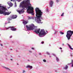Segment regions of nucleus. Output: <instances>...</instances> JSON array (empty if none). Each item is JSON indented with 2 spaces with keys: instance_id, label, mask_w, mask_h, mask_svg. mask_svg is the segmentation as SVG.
<instances>
[{
  "instance_id": "e2e57ef3",
  "label": "nucleus",
  "mask_w": 73,
  "mask_h": 73,
  "mask_svg": "<svg viewBox=\"0 0 73 73\" xmlns=\"http://www.w3.org/2000/svg\"><path fill=\"white\" fill-rule=\"evenodd\" d=\"M72 7L73 8V6H72Z\"/></svg>"
},
{
  "instance_id": "9d476101",
  "label": "nucleus",
  "mask_w": 73,
  "mask_h": 73,
  "mask_svg": "<svg viewBox=\"0 0 73 73\" xmlns=\"http://www.w3.org/2000/svg\"><path fill=\"white\" fill-rule=\"evenodd\" d=\"M53 2L52 0L50 1L49 3V6L50 7H53Z\"/></svg>"
},
{
  "instance_id": "052dcab7",
  "label": "nucleus",
  "mask_w": 73,
  "mask_h": 73,
  "mask_svg": "<svg viewBox=\"0 0 73 73\" xmlns=\"http://www.w3.org/2000/svg\"><path fill=\"white\" fill-rule=\"evenodd\" d=\"M17 65H19V64L17 63Z\"/></svg>"
},
{
  "instance_id": "aec40b11",
  "label": "nucleus",
  "mask_w": 73,
  "mask_h": 73,
  "mask_svg": "<svg viewBox=\"0 0 73 73\" xmlns=\"http://www.w3.org/2000/svg\"><path fill=\"white\" fill-rule=\"evenodd\" d=\"M59 33L61 35H64V32H62V31H60Z\"/></svg>"
},
{
  "instance_id": "f8f14e48",
  "label": "nucleus",
  "mask_w": 73,
  "mask_h": 73,
  "mask_svg": "<svg viewBox=\"0 0 73 73\" xmlns=\"http://www.w3.org/2000/svg\"><path fill=\"white\" fill-rule=\"evenodd\" d=\"M68 68V66L67 65H66L65 67H63V69H64V70H67Z\"/></svg>"
},
{
  "instance_id": "37998d69",
  "label": "nucleus",
  "mask_w": 73,
  "mask_h": 73,
  "mask_svg": "<svg viewBox=\"0 0 73 73\" xmlns=\"http://www.w3.org/2000/svg\"><path fill=\"white\" fill-rule=\"evenodd\" d=\"M59 49H62V48H61V47H60V48H59Z\"/></svg>"
},
{
  "instance_id": "338daca9",
  "label": "nucleus",
  "mask_w": 73,
  "mask_h": 73,
  "mask_svg": "<svg viewBox=\"0 0 73 73\" xmlns=\"http://www.w3.org/2000/svg\"><path fill=\"white\" fill-rule=\"evenodd\" d=\"M29 33H28V34H29Z\"/></svg>"
},
{
  "instance_id": "f03ea898",
  "label": "nucleus",
  "mask_w": 73,
  "mask_h": 73,
  "mask_svg": "<svg viewBox=\"0 0 73 73\" xmlns=\"http://www.w3.org/2000/svg\"><path fill=\"white\" fill-rule=\"evenodd\" d=\"M35 13H36V17H35V21L38 24H42V22H41L42 20H44V17H42L43 12L41 10H40L38 8L36 7L35 9Z\"/></svg>"
},
{
  "instance_id": "7ed1b4c3",
  "label": "nucleus",
  "mask_w": 73,
  "mask_h": 73,
  "mask_svg": "<svg viewBox=\"0 0 73 73\" xmlns=\"http://www.w3.org/2000/svg\"><path fill=\"white\" fill-rule=\"evenodd\" d=\"M6 11H8L6 6H2L1 4H0V14L1 15L3 14L4 16H6V15H9L11 13V12L10 13L6 12Z\"/></svg>"
},
{
  "instance_id": "49530a36",
  "label": "nucleus",
  "mask_w": 73,
  "mask_h": 73,
  "mask_svg": "<svg viewBox=\"0 0 73 73\" xmlns=\"http://www.w3.org/2000/svg\"><path fill=\"white\" fill-rule=\"evenodd\" d=\"M49 45L50 46H51V45H50V44H49Z\"/></svg>"
},
{
  "instance_id": "9b49d317",
  "label": "nucleus",
  "mask_w": 73,
  "mask_h": 73,
  "mask_svg": "<svg viewBox=\"0 0 73 73\" xmlns=\"http://www.w3.org/2000/svg\"><path fill=\"white\" fill-rule=\"evenodd\" d=\"M29 17L28 16L27 17L28 19L29 20H31V19H33V20H34V19H35V17Z\"/></svg>"
},
{
  "instance_id": "2eb2a0df",
  "label": "nucleus",
  "mask_w": 73,
  "mask_h": 73,
  "mask_svg": "<svg viewBox=\"0 0 73 73\" xmlns=\"http://www.w3.org/2000/svg\"><path fill=\"white\" fill-rule=\"evenodd\" d=\"M68 45L70 49H71V50H73V48H72V47L71 46H70V45L69 44H67Z\"/></svg>"
},
{
  "instance_id": "603ef678",
  "label": "nucleus",
  "mask_w": 73,
  "mask_h": 73,
  "mask_svg": "<svg viewBox=\"0 0 73 73\" xmlns=\"http://www.w3.org/2000/svg\"><path fill=\"white\" fill-rule=\"evenodd\" d=\"M61 52H63V51H62V50H61Z\"/></svg>"
},
{
  "instance_id": "72a5a7b5",
  "label": "nucleus",
  "mask_w": 73,
  "mask_h": 73,
  "mask_svg": "<svg viewBox=\"0 0 73 73\" xmlns=\"http://www.w3.org/2000/svg\"><path fill=\"white\" fill-rule=\"evenodd\" d=\"M29 52L30 53H32V51H31V50H29Z\"/></svg>"
},
{
  "instance_id": "f704fd0d",
  "label": "nucleus",
  "mask_w": 73,
  "mask_h": 73,
  "mask_svg": "<svg viewBox=\"0 0 73 73\" xmlns=\"http://www.w3.org/2000/svg\"><path fill=\"white\" fill-rule=\"evenodd\" d=\"M49 57L50 58H51V57H52V56H51V55H50V54L49 55Z\"/></svg>"
},
{
  "instance_id": "5701e85b",
  "label": "nucleus",
  "mask_w": 73,
  "mask_h": 73,
  "mask_svg": "<svg viewBox=\"0 0 73 73\" xmlns=\"http://www.w3.org/2000/svg\"><path fill=\"white\" fill-rule=\"evenodd\" d=\"M71 63H72V64H72V66H71L72 67H73V60H72L71 61Z\"/></svg>"
},
{
  "instance_id": "4468645a",
  "label": "nucleus",
  "mask_w": 73,
  "mask_h": 73,
  "mask_svg": "<svg viewBox=\"0 0 73 73\" xmlns=\"http://www.w3.org/2000/svg\"><path fill=\"white\" fill-rule=\"evenodd\" d=\"M2 67L3 68H5V69H8V70H10V71L11 70V69H9V68H8L5 67L4 66H2Z\"/></svg>"
},
{
  "instance_id": "4be33fe9",
  "label": "nucleus",
  "mask_w": 73,
  "mask_h": 73,
  "mask_svg": "<svg viewBox=\"0 0 73 73\" xmlns=\"http://www.w3.org/2000/svg\"><path fill=\"white\" fill-rule=\"evenodd\" d=\"M17 7V4H16V2H15V7Z\"/></svg>"
},
{
  "instance_id": "39448f33",
  "label": "nucleus",
  "mask_w": 73,
  "mask_h": 73,
  "mask_svg": "<svg viewBox=\"0 0 73 73\" xmlns=\"http://www.w3.org/2000/svg\"><path fill=\"white\" fill-rule=\"evenodd\" d=\"M27 11V13L29 14H31L32 15H35L33 13V7L30 6L28 7Z\"/></svg>"
},
{
  "instance_id": "cd10ccee",
  "label": "nucleus",
  "mask_w": 73,
  "mask_h": 73,
  "mask_svg": "<svg viewBox=\"0 0 73 73\" xmlns=\"http://www.w3.org/2000/svg\"><path fill=\"white\" fill-rule=\"evenodd\" d=\"M52 54V55H53L54 56H55V57L56 56V54Z\"/></svg>"
},
{
  "instance_id": "2f4dec72",
  "label": "nucleus",
  "mask_w": 73,
  "mask_h": 73,
  "mask_svg": "<svg viewBox=\"0 0 73 73\" xmlns=\"http://www.w3.org/2000/svg\"><path fill=\"white\" fill-rule=\"evenodd\" d=\"M7 4H8V5H9H9H10V4H11V3H10V2H8V3H7Z\"/></svg>"
},
{
  "instance_id": "f257e3e1",
  "label": "nucleus",
  "mask_w": 73,
  "mask_h": 73,
  "mask_svg": "<svg viewBox=\"0 0 73 73\" xmlns=\"http://www.w3.org/2000/svg\"><path fill=\"white\" fill-rule=\"evenodd\" d=\"M21 2L19 5L20 8H22L23 9H21L20 10H18L17 12L21 14L24 13L25 11L24 10H25V8H26V9L28 8V7L32 6V4H31L30 3V0H24Z\"/></svg>"
},
{
  "instance_id": "b1692460",
  "label": "nucleus",
  "mask_w": 73,
  "mask_h": 73,
  "mask_svg": "<svg viewBox=\"0 0 73 73\" xmlns=\"http://www.w3.org/2000/svg\"><path fill=\"white\" fill-rule=\"evenodd\" d=\"M70 56H71V57H73V54H72V53H70Z\"/></svg>"
},
{
  "instance_id": "a211bd4d",
  "label": "nucleus",
  "mask_w": 73,
  "mask_h": 73,
  "mask_svg": "<svg viewBox=\"0 0 73 73\" xmlns=\"http://www.w3.org/2000/svg\"><path fill=\"white\" fill-rule=\"evenodd\" d=\"M46 12H47V13H48V12H49V9L48 8H46Z\"/></svg>"
},
{
  "instance_id": "dca6fc26",
  "label": "nucleus",
  "mask_w": 73,
  "mask_h": 73,
  "mask_svg": "<svg viewBox=\"0 0 73 73\" xmlns=\"http://www.w3.org/2000/svg\"><path fill=\"white\" fill-rule=\"evenodd\" d=\"M28 23V21H25L23 22V24H27Z\"/></svg>"
},
{
  "instance_id": "5fc2aeb1",
  "label": "nucleus",
  "mask_w": 73,
  "mask_h": 73,
  "mask_svg": "<svg viewBox=\"0 0 73 73\" xmlns=\"http://www.w3.org/2000/svg\"><path fill=\"white\" fill-rule=\"evenodd\" d=\"M55 72H57V70H55Z\"/></svg>"
},
{
  "instance_id": "69168bd1",
  "label": "nucleus",
  "mask_w": 73,
  "mask_h": 73,
  "mask_svg": "<svg viewBox=\"0 0 73 73\" xmlns=\"http://www.w3.org/2000/svg\"><path fill=\"white\" fill-rule=\"evenodd\" d=\"M16 0L17 1H18V0Z\"/></svg>"
},
{
  "instance_id": "473e14b6",
  "label": "nucleus",
  "mask_w": 73,
  "mask_h": 73,
  "mask_svg": "<svg viewBox=\"0 0 73 73\" xmlns=\"http://www.w3.org/2000/svg\"><path fill=\"white\" fill-rule=\"evenodd\" d=\"M56 32H57V31H55V32L54 33V35H56Z\"/></svg>"
},
{
  "instance_id": "c756f323",
  "label": "nucleus",
  "mask_w": 73,
  "mask_h": 73,
  "mask_svg": "<svg viewBox=\"0 0 73 73\" xmlns=\"http://www.w3.org/2000/svg\"><path fill=\"white\" fill-rule=\"evenodd\" d=\"M0 30L1 31H3V30H4V29L2 28H0Z\"/></svg>"
},
{
  "instance_id": "1a4fd4ad",
  "label": "nucleus",
  "mask_w": 73,
  "mask_h": 73,
  "mask_svg": "<svg viewBox=\"0 0 73 73\" xmlns=\"http://www.w3.org/2000/svg\"><path fill=\"white\" fill-rule=\"evenodd\" d=\"M4 28L7 30L8 29H9V28H11V30L13 31H16V29L14 27H9L8 28H6L5 27V26Z\"/></svg>"
},
{
  "instance_id": "a18cd8bd",
  "label": "nucleus",
  "mask_w": 73,
  "mask_h": 73,
  "mask_svg": "<svg viewBox=\"0 0 73 73\" xmlns=\"http://www.w3.org/2000/svg\"><path fill=\"white\" fill-rule=\"evenodd\" d=\"M10 60H11V61H13V60L12 59H10Z\"/></svg>"
},
{
  "instance_id": "09e8293b",
  "label": "nucleus",
  "mask_w": 73,
  "mask_h": 73,
  "mask_svg": "<svg viewBox=\"0 0 73 73\" xmlns=\"http://www.w3.org/2000/svg\"><path fill=\"white\" fill-rule=\"evenodd\" d=\"M11 8V7H8V9H9V8Z\"/></svg>"
},
{
  "instance_id": "20e7f679",
  "label": "nucleus",
  "mask_w": 73,
  "mask_h": 73,
  "mask_svg": "<svg viewBox=\"0 0 73 73\" xmlns=\"http://www.w3.org/2000/svg\"><path fill=\"white\" fill-rule=\"evenodd\" d=\"M34 32L36 33V34L39 33V36L40 37H44L46 35V33L44 29H42L40 31V29L36 28L35 29Z\"/></svg>"
},
{
  "instance_id": "58836bf2",
  "label": "nucleus",
  "mask_w": 73,
  "mask_h": 73,
  "mask_svg": "<svg viewBox=\"0 0 73 73\" xmlns=\"http://www.w3.org/2000/svg\"><path fill=\"white\" fill-rule=\"evenodd\" d=\"M63 73H66V71H63Z\"/></svg>"
},
{
  "instance_id": "e433bc0d",
  "label": "nucleus",
  "mask_w": 73,
  "mask_h": 73,
  "mask_svg": "<svg viewBox=\"0 0 73 73\" xmlns=\"http://www.w3.org/2000/svg\"><path fill=\"white\" fill-rule=\"evenodd\" d=\"M38 54L39 55H41V53L40 52H39Z\"/></svg>"
},
{
  "instance_id": "a878e982",
  "label": "nucleus",
  "mask_w": 73,
  "mask_h": 73,
  "mask_svg": "<svg viewBox=\"0 0 73 73\" xmlns=\"http://www.w3.org/2000/svg\"><path fill=\"white\" fill-rule=\"evenodd\" d=\"M52 29L53 31H54V26H52Z\"/></svg>"
},
{
  "instance_id": "0eeeda50",
  "label": "nucleus",
  "mask_w": 73,
  "mask_h": 73,
  "mask_svg": "<svg viewBox=\"0 0 73 73\" xmlns=\"http://www.w3.org/2000/svg\"><path fill=\"white\" fill-rule=\"evenodd\" d=\"M26 27L27 28L26 31H31V30H33V29H35V28H37V26H35V25L33 24L31 25L30 26V27H29L28 25H26Z\"/></svg>"
},
{
  "instance_id": "8fccbe9b",
  "label": "nucleus",
  "mask_w": 73,
  "mask_h": 73,
  "mask_svg": "<svg viewBox=\"0 0 73 73\" xmlns=\"http://www.w3.org/2000/svg\"><path fill=\"white\" fill-rule=\"evenodd\" d=\"M35 56H37V54H35Z\"/></svg>"
},
{
  "instance_id": "a19ab883",
  "label": "nucleus",
  "mask_w": 73,
  "mask_h": 73,
  "mask_svg": "<svg viewBox=\"0 0 73 73\" xmlns=\"http://www.w3.org/2000/svg\"><path fill=\"white\" fill-rule=\"evenodd\" d=\"M12 36H10V38H12Z\"/></svg>"
},
{
  "instance_id": "bf43d9fd",
  "label": "nucleus",
  "mask_w": 73,
  "mask_h": 73,
  "mask_svg": "<svg viewBox=\"0 0 73 73\" xmlns=\"http://www.w3.org/2000/svg\"><path fill=\"white\" fill-rule=\"evenodd\" d=\"M11 50H12V49H11Z\"/></svg>"
},
{
  "instance_id": "f3484780",
  "label": "nucleus",
  "mask_w": 73,
  "mask_h": 73,
  "mask_svg": "<svg viewBox=\"0 0 73 73\" xmlns=\"http://www.w3.org/2000/svg\"><path fill=\"white\" fill-rule=\"evenodd\" d=\"M56 61H57V62H58V61H59V59H58V58L57 56H56Z\"/></svg>"
},
{
  "instance_id": "3c124183",
  "label": "nucleus",
  "mask_w": 73,
  "mask_h": 73,
  "mask_svg": "<svg viewBox=\"0 0 73 73\" xmlns=\"http://www.w3.org/2000/svg\"><path fill=\"white\" fill-rule=\"evenodd\" d=\"M27 61H30V60H27Z\"/></svg>"
},
{
  "instance_id": "0e129e2a",
  "label": "nucleus",
  "mask_w": 73,
  "mask_h": 73,
  "mask_svg": "<svg viewBox=\"0 0 73 73\" xmlns=\"http://www.w3.org/2000/svg\"><path fill=\"white\" fill-rule=\"evenodd\" d=\"M11 57H12V56H11Z\"/></svg>"
},
{
  "instance_id": "ea45409f",
  "label": "nucleus",
  "mask_w": 73,
  "mask_h": 73,
  "mask_svg": "<svg viewBox=\"0 0 73 73\" xmlns=\"http://www.w3.org/2000/svg\"><path fill=\"white\" fill-rule=\"evenodd\" d=\"M18 1V2H20V1H21V0H18L17 1Z\"/></svg>"
},
{
  "instance_id": "393cba45",
  "label": "nucleus",
  "mask_w": 73,
  "mask_h": 73,
  "mask_svg": "<svg viewBox=\"0 0 73 73\" xmlns=\"http://www.w3.org/2000/svg\"><path fill=\"white\" fill-rule=\"evenodd\" d=\"M43 62H46V60L45 59H44L43 60Z\"/></svg>"
},
{
  "instance_id": "6e6552de",
  "label": "nucleus",
  "mask_w": 73,
  "mask_h": 73,
  "mask_svg": "<svg viewBox=\"0 0 73 73\" xmlns=\"http://www.w3.org/2000/svg\"><path fill=\"white\" fill-rule=\"evenodd\" d=\"M73 34V31L71 30H69L67 32V35H66V37L68 38V40H69L70 39L71 36H72Z\"/></svg>"
},
{
  "instance_id": "de8ad7c7",
  "label": "nucleus",
  "mask_w": 73,
  "mask_h": 73,
  "mask_svg": "<svg viewBox=\"0 0 73 73\" xmlns=\"http://www.w3.org/2000/svg\"><path fill=\"white\" fill-rule=\"evenodd\" d=\"M0 45H1V46H3V44H0Z\"/></svg>"
},
{
  "instance_id": "79ce46f5",
  "label": "nucleus",
  "mask_w": 73,
  "mask_h": 73,
  "mask_svg": "<svg viewBox=\"0 0 73 73\" xmlns=\"http://www.w3.org/2000/svg\"><path fill=\"white\" fill-rule=\"evenodd\" d=\"M31 49H33V50H34V48H31Z\"/></svg>"
},
{
  "instance_id": "c85d7f7f",
  "label": "nucleus",
  "mask_w": 73,
  "mask_h": 73,
  "mask_svg": "<svg viewBox=\"0 0 73 73\" xmlns=\"http://www.w3.org/2000/svg\"><path fill=\"white\" fill-rule=\"evenodd\" d=\"M23 73H25V72H26V71L24 70H23Z\"/></svg>"
},
{
  "instance_id": "412c9836",
  "label": "nucleus",
  "mask_w": 73,
  "mask_h": 73,
  "mask_svg": "<svg viewBox=\"0 0 73 73\" xmlns=\"http://www.w3.org/2000/svg\"><path fill=\"white\" fill-rule=\"evenodd\" d=\"M46 54H47L48 55H49L50 54V53H49L48 52H46Z\"/></svg>"
},
{
  "instance_id": "4c0bfd02",
  "label": "nucleus",
  "mask_w": 73,
  "mask_h": 73,
  "mask_svg": "<svg viewBox=\"0 0 73 73\" xmlns=\"http://www.w3.org/2000/svg\"><path fill=\"white\" fill-rule=\"evenodd\" d=\"M72 64V63L71 62L70 63L68 64V65H71V64Z\"/></svg>"
},
{
  "instance_id": "680f3d73",
  "label": "nucleus",
  "mask_w": 73,
  "mask_h": 73,
  "mask_svg": "<svg viewBox=\"0 0 73 73\" xmlns=\"http://www.w3.org/2000/svg\"><path fill=\"white\" fill-rule=\"evenodd\" d=\"M0 42H1V40H0Z\"/></svg>"
},
{
  "instance_id": "864d4df0",
  "label": "nucleus",
  "mask_w": 73,
  "mask_h": 73,
  "mask_svg": "<svg viewBox=\"0 0 73 73\" xmlns=\"http://www.w3.org/2000/svg\"><path fill=\"white\" fill-rule=\"evenodd\" d=\"M66 73H68V72L66 71Z\"/></svg>"
},
{
  "instance_id": "423d86ee",
  "label": "nucleus",
  "mask_w": 73,
  "mask_h": 73,
  "mask_svg": "<svg viewBox=\"0 0 73 73\" xmlns=\"http://www.w3.org/2000/svg\"><path fill=\"white\" fill-rule=\"evenodd\" d=\"M17 17V15H12L11 17H10V18L7 19V20L8 21V22H7V21L5 22V25H6V24H8L9 23H11V22H10L9 21L11 20L12 19H16Z\"/></svg>"
},
{
  "instance_id": "6ab92c4d",
  "label": "nucleus",
  "mask_w": 73,
  "mask_h": 73,
  "mask_svg": "<svg viewBox=\"0 0 73 73\" xmlns=\"http://www.w3.org/2000/svg\"><path fill=\"white\" fill-rule=\"evenodd\" d=\"M10 3H11L10 5H9L10 7H12L13 6V3H12L11 2H10Z\"/></svg>"
},
{
  "instance_id": "ddd939ff",
  "label": "nucleus",
  "mask_w": 73,
  "mask_h": 73,
  "mask_svg": "<svg viewBox=\"0 0 73 73\" xmlns=\"http://www.w3.org/2000/svg\"><path fill=\"white\" fill-rule=\"evenodd\" d=\"M26 68H30V69H32V68H33V66L29 65H28L27 66H26Z\"/></svg>"
},
{
  "instance_id": "4d7b16f0",
  "label": "nucleus",
  "mask_w": 73,
  "mask_h": 73,
  "mask_svg": "<svg viewBox=\"0 0 73 73\" xmlns=\"http://www.w3.org/2000/svg\"><path fill=\"white\" fill-rule=\"evenodd\" d=\"M46 33H48V31H46Z\"/></svg>"
},
{
  "instance_id": "c9c22d12",
  "label": "nucleus",
  "mask_w": 73,
  "mask_h": 73,
  "mask_svg": "<svg viewBox=\"0 0 73 73\" xmlns=\"http://www.w3.org/2000/svg\"><path fill=\"white\" fill-rule=\"evenodd\" d=\"M59 1H58V0H56V2H57V3H58V2H59Z\"/></svg>"
},
{
  "instance_id": "6e6d98bb",
  "label": "nucleus",
  "mask_w": 73,
  "mask_h": 73,
  "mask_svg": "<svg viewBox=\"0 0 73 73\" xmlns=\"http://www.w3.org/2000/svg\"><path fill=\"white\" fill-rule=\"evenodd\" d=\"M11 1H13V0H11Z\"/></svg>"
},
{
  "instance_id": "c03bdc74",
  "label": "nucleus",
  "mask_w": 73,
  "mask_h": 73,
  "mask_svg": "<svg viewBox=\"0 0 73 73\" xmlns=\"http://www.w3.org/2000/svg\"><path fill=\"white\" fill-rule=\"evenodd\" d=\"M62 46H64V43H63L62 44Z\"/></svg>"
},
{
  "instance_id": "13d9d810",
  "label": "nucleus",
  "mask_w": 73,
  "mask_h": 73,
  "mask_svg": "<svg viewBox=\"0 0 73 73\" xmlns=\"http://www.w3.org/2000/svg\"><path fill=\"white\" fill-rule=\"evenodd\" d=\"M44 57H46V55H44Z\"/></svg>"
},
{
  "instance_id": "bb28decb",
  "label": "nucleus",
  "mask_w": 73,
  "mask_h": 73,
  "mask_svg": "<svg viewBox=\"0 0 73 73\" xmlns=\"http://www.w3.org/2000/svg\"><path fill=\"white\" fill-rule=\"evenodd\" d=\"M64 13H62V15H61V16H64Z\"/></svg>"
},
{
  "instance_id": "7c9ffc66",
  "label": "nucleus",
  "mask_w": 73,
  "mask_h": 73,
  "mask_svg": "<svg viewBox=\"0 0 73 73\" xmlns=\"http://www.w3.org/2000/svg\"><path fill=\"white\" fill-rule=\"evenodd\" d=\"M44 43V41H42L41 42V44H43Z\"/></svg>"
}]
</instances>
